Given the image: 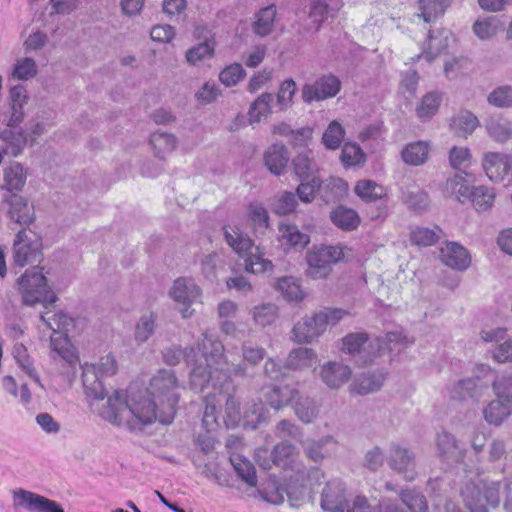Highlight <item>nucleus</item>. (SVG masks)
I'll return each mask as SVG.
<instances>
[{
	"label": "nucleus",
	"mask_w": 512,
	"mask_h": 512,
	"mask_svg": "<svg viewBox=\"0 0 512 512\" xmlns=\"http://www.w3.org/2000/svg\"><path fill=\"white\" fill-rule=\"evenodd\" d=\"M355 193L364 201L372 202L386 196V190L383 186L372 180H360L357 182Z\"/></svg>",
	"instance_id": "nucleus-49"
},
{
	"label": "nucleus",
	"mask_w": 512,
	"mask_h": 512,
	"mask_svg": "<svg viewBox=\"0 0 512 512\" xmlns=\"http://www.w3.org/2000/svg\"><path fill=\"white\" fill-rule=\"evenodd\" d=\"M430 146L426 141H415L405 145L401 151V159L410 166H421L429 158Z\"/></svg>",
	"instance_id": "nucleus-28"
},
{
	"label": "nucleus",
	"mask_w": 512,
	"mask_h": 512,
	"mask_svg": "<svg viewBox=\"0 0 512 512\" xmlns=\"http://www.w3.org/2000/svg\"><path fill=\"white\" fill-rule=\"evenodd\" d=\"M351 375V368L337 361L327 362L320 369V378L330 389H339L349 381Z\"/></svg>",
	"instance_id": "nucleus-19"
},
{
	"label": "nucleus",
	"mask_w": 512,
	"mask_h": 512,
	"mask_svg": "<svg viewBox=\"0 0 512 512\" xmlns=\"http://www.w3.org/2000/svg\"><path fill=\"white\" fill-rule=\"evenodd\" d=\"M252 316L256 324L269 326L278 318V307L273 303H262L253 308Z\"/></svg>",
	"instance_id": "nucleus-55"
},
{
	"label": "nucleus",
	"mask_w": 512,
	"mask_h": 512,
	"mask_svg": "<svg viewBox=\"0 0 512 512\" xmlns=\"http://www.w3.org/2000/svg\"><path fill=\"white\" fill-rule=\"evenodd\" d=\"M449 35L450 32L446 30L431 31L428 35L427 47L422 56L428 62L433 61L439 53L448 47Z\"/></svg>",
	"instance_id": "nucleus-37"
},
{
	"label": "nucleus",
	"mask_w": 512,
	"mask_h": 512,
	"mask_svg": "<svg viewBox=\"0 0 512 512\" xmlns=\"http://www.w3.org/2000/svg\"><path fill=\"white\" fill-rule=\"evenodd\" d=\"M277 9L275 5H268L260 9L252 22V31L259 37H266L274 30Z\"/></svg>",
	"instance_id": "nucleus-25"
},
{
	"label": "nucleus",
	"mask_w": 512,
	"mask_h": 512,
	"mask_svg": "<svg viewBox=\"0 0 512 512\" xmlns=\"http://www.w3.org/2000/svg\"><path fill=\"white\" fill-rule=\"evenodd\" d=\"M296 90V82L293 79H286L281 83L276 101L279 110L283 111L291 107Z\"/></svg>",
	"instance_id": "nucleus-62"
},
{
	"label": "nucleus",
	"mask_w": 512,
	"mask_h": 512,
	"mask_svg": "<svg viewBox=\"0 0 512 512\" xmlns=\"http://www.w3.org/2000/svg\"><path fill=\"white\" fill-rule=\"evenodd\" d=\"M50 346L62 359L72 364L77 360L75 349L71 345L67 333H52Z\"/></svg>",
	"instance_id": "nucleus-46"
},
{
	"label": "nucleus",
	"mask_w": 512,
	"mask_h": 512,
	"mask_svg": "<svg viewBox=\"0 0 512 512\" xmlns=\"http://www.w3.org/2000/svg\"><path fill=\"white\" fill-rule=\"evenodd\" d=\"M478 125L477 117L469 111L460 112L452 119L451 123L455 134L460 137L471 135Z\"/></svg>",
	"instance_id": "nucleus-48"
},
{
	"label": "nucleus",
	"mask_w": 512,
	"mask_h": 512,
	"mask_svg": "<svg viewBox=\"0 0 512 512\" xmlns=\"http://www.w3.org/2000/svg\"><path fill=\"white\" fill-rule=\"evenodd\" d=\"M259 493L265 501L277 505L284 501L285 487H282L275 478H270Z\"/></svg>",
	"instance_id": "nucleus-60"
},
{
	"label": "nucleus",
	"mask_w": 512,
	"mask_h": 512,
	"mask_svg": "<svg viewBox=\"0 0 512 512\" xmlns=\"http://www.w3.org/2000/svg\"><path fill=\"white\" fill-rule=\"evenodd\" d=\"M384 381L385 374L382 372L363 373L350 385V391L359 395H367L380 390Z\"/></svg>",
	"instance_id": "nucleus-26"
},
{
	"label": "nucleus",
	"mask_w": 512,
	"mask_h": 512,
	"mask_svg": "<svg viewBox=\"0 0 512 512\" xmlns=\"http://www.w3.org/2000/svg\"><path fill=\"white\" fill-rule=\"evenodd\" d=\"M512 412L511 403L501 398L491 401L484 409L485 420L492 425H500Z\"/></svg>",
	"instance_id": "nucleus-40"
},
{
	"label": "nucleus",
	"mask_w": 512,
	"mask_h": 512,
	"mask_svg": "<svg viewBox=\"0 0 512 512\" xmlns=\"http://www.w3.org/2000/svg\"><path fill=\"white\" fill-rule=\"evenodd\" d=\"M267 403L274 409L279 410L292 403L298 396V390L289 386H272L264 393Z\"/></svg>",
	"instance_id": "nucleus-34"
},
{
	"label": "nucleus",
	"mask_w": 512,
	"mask_h": 512,
	"mask_svg": "<svg viewBox=\"0 0 512 512\" xmlns=\"http://www.w3.org/2000/svg\"><path fill=\"white\" fill-rule=\"evenodd\" d=\"M0 137L6 144L4 153H9L14 157L18 156L23 151L29 141L28 135L22 130L16 132L13 129H4Z\"/></svg>",
	"instance_id": "nucleus-39"
},
{
	"label": "nucleus",
	"mask_w": 512,
	"mask_h": 512,
	"mask_svg": "<svg viewBox=\"0 0 512 512\" xmlns=\"http://www.w3.org/2000/svg\"><path fill=\"white\" fill-rule=\"evenodd\" d=\"M500 27V22L496 17H488L477 20L473 25V31L479 39L488 40L497 34Z\"/></svg>",
	"instance_id": "nucleus-58"
},
{
	"label": "nucleus",
	"mask_w": 512,
	"mask_h": 512,
	"mask_svg": "<svg viewBox=\"0 0 512 512\" xmlns=\"http://www.w3.org/2000/svg\"><path fill=\"white\" fill-rule=\"evenodd\" d=\"M38 73V66L34 58L24 56L17 58L11 69L13 79L28 81Z\"/></svg>",
	"instance_id": "nucleus-45"
},
{
	"label": "nucleus",
	"mask_w": 512,
	"mask_h": 512,
	"mask_svg": "<svg viewBox=\"0 0 512 512\" xmlns=\"http://www.w3.org/2000/svg\"><path fill=\"white\" fill-rule=\"evenodd\" d=\"M435 445L437 455L443 461L459 462L464 458V449L459 446L456 438L446 431L437 433Z\"/></svg>",
	"instance_id": "nucleus-21"
},
{
	"label": "nucleus",
	"mask_w": 512,
	"mask_h": 512,
	"mask_svg": "<svg viewBox=\"0 0 512 512\" xmlns=\"http://www.w3.org/2000/svg\"><path fill=\"white\" fill-rule=\"evenodd\" d=\"M469 181L466 174L456 173L449 177L444 185L443 193L446 197L454 198L460 203H464L471 197Z\"/></svg>",
	"instance_id": "nucleus-24"
},
{
	"label": "nucleus",
	"mask_w": 512,
	"mask_h": 512,
	"mask_svg": "<svg viewBox=\"0 0 512 512\" xmlns=\"http://www.w3.org/2000/svg\"><path fill=\"white\" fill-rule=\"evenodd\" d=\"M334 8L322 0H312L309 4L307 16H299L294 28L299 35H307L319 31L323 22Z\"/></svg>",
	"instance_id": "nucleus-12"
},
{
	"label": "nucleus",
	"mask_w": 512,
	"mask_h": 512,
	"mask_svg": "<svg viewBox=\"0 0 512 512\" xmlns=\"http://www.w3.org/2000/svg\"><path fill=\"white\" fill-rule=\"evenodd\" d=\"M486 389L487 385L479 379L464 378L452 385L449 390V396L452 400L460 402L467 400L478 401Z\"/></svg>",
	"instance_id": "nucleus-18"
},
{
	"label": "nucleus",
	"mask_w": 512,
	"mask_h": 512,
	"mask_svg": "<svg viewBox=\"0 0 512 512\" xmlns=\"http://www.w3.org/2000/svg\"><path fill=\"white\" fill-rule=\"evenodd\" d=\"M194 36L197 39H203L204 41L186 52V61L191 65H196L199 62L212 57L214 53V41L211 37L210 30L203 26L198 25L195 27Z\"/></svg>",
	"instance_id": "nucleus-16"
},
{
	"label": "nucleus",
	"mask_w": 512,
	"mask_h": 512,
	"mask_svg": "<svg viewBox=\"0 0 512 512\" xmlns=\"http://www.w3.org/2000/svg\"><path fill=\"white\" fill-rule=\"evenodd\" d=\"M19 290L25 305L34 306L37 303L45 307L53 304L57 297L47 284L42 269L27 270L19 279Z\"/></svg>",
	"instance_id": "nucleus-4"
},
{
	"label": "nucleus",
	"mask_w": 512,
	"mask_h": 512,
	"mask_svg": "<svg viewBox=\"0 0 512 512\" xmlns=\"http://www.w3.org/2000/svg\"><path fill=\"white\" fill-rule=\"evenodd\" d=\"M499 491V482L478 479L466 483L461 495L471 512H488L489 507H496L499 504Z\"/></svg>",
	"instance_id": "nucleus-3"
},
{
	"label": "nucleus",
	"mask_w": 512,
	"mask_h": 512,
	"mask_svg": "<svg viewBox=\"0 0 512 512\" xmlns=\"http://www.w3.org/2000/svg\"><path fill=\"white\" fill-rule=\"evenodd\" d=\"M229 461L237 475L248 485L255 486L257 482L256 471L253 464L240 454H231Z\"/></svg>",
	"instance_id": "nucleus-43"
},
{
	"label": "nucleus",
	"mask_w": 512,
	"mask_h": 512,
	"mask_svg": "<svg viewBox=\"0 0 512 512\" xmlns=\"http://www.w3.org/2000/svg\"><path fill=\"white\" fill-rule=\"evenodd\" d=\"M184 358L193 368L190 373V386L194 390L203 391L210 382L222 374L224 363V345L220 340L212 336L204 335L202 343L198 346V352L191 348L183 352L178 347L167 348L163 352L164 362L168 365H176Z\"/></svg>",
	"instance_id": "nucleus-2"
},
{
	"label": "nucleus",
	"mask_w": 512,
	"mask_h": 512,
	"mask_svg": "<svg viewBox=\"0 0 512 512\" xmlns=\"http://www.w3.org/2000/svg\"><path fill=\"white\" fill-rule=\"evenodd\" d=\"M483 168L487 177L494 182H501L512 175L511 162L506 154L489 152L484 155Z\"/></svg>",
	"instance_id": "nucleus-17"
},
{
	"label": "nucleus",
	"mask_w": 512,
	"mask_h": 512,
	"mask_svg": "<svg viewBox=\"0 0 512 512\" xmlns=\"http://www.w3.org/2000/svg\"><path fill=\"white\" fill-rule=\"evenodd\" d=\"M489 104L498 108L512 107V86L503 85L495 88L487 98Z\"/></svg>",
	"instance_id": "nucleus-64"
},
{
	"label": "nucleus",
	"mask_w": 512,
	"mask_h": 512,
	"mask_svg": "<svg viewBox=\"0 0 512 512\" xmlns=\"http://www.w3.org/2000/svg\"><path fill=\"white\" fill-rule=\"evenodd\" d=\"M277 289L288 301H300L303 298V291L293 277H283L278 280Z\"/></svg>",
	"instance_id": "nucleus-59"
},
{
	"label": "nucleus",
	"mask_w": 512,
	"mask_h": 512,
	"mask_svg": "<svg viewBox=\"0 0 512 512\" xmlns=\"http://www.w3.org/2000/svg\"><path fill=\"white\" fill-rule=\"evenodd\" d=\"M226 243L236 252V254L244 259L245 270L253 274L272 271L273 264L270 260L260 255L252 254L254 246L251 238L241 231H233L230 234L226 231Z\"/></svg>",
	"instance_id": "nucleus-7"
},
{
	"label": "nucleus",
	"mask_w": 512,
	"mask_h": 512,
	"mask_svg": "<svg viewBox=\"0 0 512 512\" xmlns=\"http://www.w3.org/2000/svg\"><path fill=\"white\" fill-rule=\"evenodd\" d=\"M321 507L328 512H346L348 507L345 484L338 479L329 481L321 493Z\"/></svg>",
	"instance_id": "nucleus-14"
},
{
	"label": "nucleus",
	"mask_w": 512,
	"mask_h": 512,
	"mask_svg": "<svg viewBox=\"0 0 512 512\" xmlns=\"http://www.w3.org/2000/svg\"><path fill=\"white\" fill-rule=\"evenodd\" d=\"M220 419H223L221 410H218L215 397L205 395V410L202 418V426L207 434H214L220 428Z\"/></svg>",
	"instance_id": "nucleus-38"
},
{
	"label": "nucleus",
	"mask_w": 512,
	"mask_h": 512,
	"mask_svg": "<svg viewBox=\"0 0 512 512\" xmlns=\"http://www.w3.org/2000/svg\"><path fill=\"white\" fill-rule=\"evenodd\" d=\"M9 204L8 215L21 226H29L35 219L34 207L22 196L13 194L4 199Z\"/></svg>",
	"instance_id": "nucleus-20"
},
{
	"label": "nucleus",
	"mask_w": 512,
	"mask_h": 512,
	"mask_svg": "<svg viewBox=\"0 0 512 512\" xmlns=\"http://www.w3.org/2000/svg\"><path fill=\"white\" fill-rule=\"evenodd\" d=\"M279 237L283 244L300 249L306 247L310 242V236L307 233L301 232L292 223H281L279 225Z\"/></svg>",
	"instance_id": "nucleus-33"
},
{
	"label": "nucleus",
	"mask_w": 512,
	"mask_h": 512,
	"mask_svg": "<svg viewBox=\"0 0 512 512\" xmlns=\"http://www.w3.org/2000/svg\"><path fill=\"white\" fill-rule=\"evenodd\" d=\"M448 0H419L418 16L422 17L425 22H431L433 19L442 15L448 7Z\"/></svg>",
	"instance_id": "nucleus-57"
},
{
	"label": "nucleus",
	"mask_w": 512,
	"mask_h": 512,
	"mask_svg": "<svg viewBox=\"0 0 512 512\" xmlns=\"http://www.w3.org/2000/svg\"><path fill=\"white\" fill-rule=\"evenodd\" d=\"M344 137L345 129L339 121L333 120L323 133L322 143L327 149L336 150L341 146Z\"/></svg>",
	"instance_id": "nucleus-53"
},
{
	"label": "nucleus",
	"mask_w": 512,
	"mask_h": 512,
	"mask_svg": "<svg viewBox=\"0 0 512 512\" xmlns=\"http://www.w3.org/2000/svg\"><path fill=\"white\" fill-rule=\"evenodd\" d=\"M296 205V195L292 192L284 191L275 197L272 209L278 215H287L295 210Z\"/></svg>",
	"instance_id": "nucleus-63"
},
{
	"label": "nucleus",
	"mask_w": 512,
	"mask_h": 512,
	"mask_svg": "<svg viewBox=\"0 0 512 512\" xmlns=\"http://www.w3.org/2000/svg\"><path fill=\"white\" fill-rule=\"evenodd\" d=\"M387 465L395 473L401 475L406 481H413L417 477L416 456L408 447L393 443L386 455Z\"/></svg>",
	"instance_id": "nucleus-9"
},
{
	"label": "nucleus",
	"mask_w": 512,
	"mask_h": 512,
	"mask_svg": "<svg viewBox=\"0 0 512 512\" xmlns=\"http://www.w3.org/2000/svg\"><path fill=\"white\" fill-rule=\"evenodd\" d=\"M200 294L199 287L194 280L190 278L176 279L170 290L171 298L183 306L180 309L183 318H188L192 315L193 310H190V305L198 300Z\"/></svg>",
	"instance_id": "nucleus-13"
},
{
	"label": "nucleus",
	"mask_w": 512,
	"mask_h": 512,
	"mask_svg": "<svg viewBox=\"0 0 512 512\" xmlns=\"http://www.w3.org/2000/svg\"><path fill=\"white\" fill-rule=\"evenodd\" d=\"M495 196L496 194L493 188L479 185L472 188L469 200L472 201L477 211H486L493 206Z\"/></svg>",
	"instance_id": "nucleus-52"
},
{
	"label": "nucleus",
	"mask_w": 512,
	"mask_h": 512,
	"mask_svg": "<svg viewBox=\"0 0 512 512\" xmlns=\"http://www.w3.org/2000/svg\"><path fill=\"white\" fill-rule=\"evenodd\" d=\"M12 497L15 509H25L28 512H64L56 501L28 490L16 489Z\"/></svg>",
	"instance_id": "nucleus-11"
},
{
	"label": "nucleus",
	"mask_w": 512,
	"mask_h": 512,
	"mask_svg": "<svg viewBox=\"0 0 512 512\" xmlns=\"http://www.w3.org/2000/svg\"><path fill=\"white\" fill-rule=\"evenodd\" d=\"M150 144L155 155L159 159H165L176 148L177 140L173 134L157 131L151 135Z\"/></svg>",
	"instance_id": "nucleus-42"
},
{
	"label": "nucleus",
	"mask_w": 512,
	"mask_h": 512,
	"mask_svg": "<svg viewBox=\"0 0 512 512\" xmlns=\"http://www.w3.org/2000/svg\"><path fill=\"white\" fill-rule=\"evenodd\" d=\"M25 239L26 232L25 230H21L17 233L14 241V260L20 267L34 263L40 259L38 243H26Z\"/></svg>",
	"instance_id": "nucleus-23"
},
{
	"label": "nucleus",
	"mask_w": 512,
	"mask_h": 512,
	"mask_svg": "<svg viewBox=\"0 0 512 512\" xmlns=\"http://www.w3.org/2000/svg\"><path fill=\"white\" fill-rule=\"evenodd\" d=\"M441 100V95L437 92L427 93L416 108L417 116L422 120L431 118L438 111Z\"/></svg>",
	"instance_id": "nucleus-54"
},
{
	"label": "nucleus",
	"mask_w": 512,
	"mask_h": 512,
	"mask_svg": "<svg viewBox=\"0 0 512 512\" xmlns=\"http://www.w3.org/2000/svg\"><path fill=\"white\" fill-rule=\"evenodd\" d=\"M3 177L4 184L2 188L9 192L20 191L26 182V172L18 162H12L4 168Z\"/></svg>",
	"instance_id": "nucleus-35"
},
{
	"label": "nucleus",
	"mask_w": 512,
	"mask_h": 512,
	"mask_svg": "<svg viewBox=\"0 0 512 512\" xmlns=\"http://www.w3.org/2000/svg\"><path fill=\"white\" fill-rule=\"evenodd\" d=\"M317 362V355L316 353L306 347H299L296 349H293L286 361H285V367L287 369L291 370H303L312 367Z\"/></svg>",
	"instance_id": "nucleus-32"
},
{
	"label": "nucleus",
	"mask_w": 512,
	"mask_h": 512,
	"mask_svg": "<svg viewBox=\"0 0 512 512\" xmlns=\"http://www.w3.org/2000/svg\"><path fill=\"white\" fill-rule=\"evenodd\" d=\"M441 229L436 227V230L425 228V227H417L411 232V241L412 243L419 246H432L436 242H438L440 236L439 233Z\"/></svg>",
	"instance_id": "nucleus-61"
},
{
	"label": "nucleus",
	"mask_w": 512,
	"mask_h": 512,
	"mask_svg": "<svg viewBox=\"0 0 512 512\" xmlns=\"http://www.w3.org/2000/svg\"><path fill=\"white\" fill-rule=\"evenodd\" d=\"M12 355L19 368L41 386L39 376L34 368L31 357L27 352V348L22 344H16L13 347Z\"/></svg>",
	"instance_id": "nucleus-50"
},
{
	"label": "nucleus",
	"mask_w": 512,
	"mask_h": 512,
	"mask_svg": "<svg viewBox=\"0 0 512 512\" xmlns=\"http://www.w3.org/2000/svg\"><path fill=\"white\" fill-rule=\"evenodd\" d=\"M178 390L174 373L163 369L152 377L146 391L133 387L115 390L96 409L103 420L130 430L140 429L156 420L169 424L176 413Z\"/></svg>",
	"instance_id": "nucleus-1"
},
{
	"label": "nucleus",
	"mask_w": 512,
	"mask_h": 512,
	"mask_svg": "<svg viewBox=\"0 0 512 512\" xmlns=\"http://www.w3.org/2000/svg\"><path fill=\"white\" fill-rule=\"evenodd\" d=\"M48 314V312L41 314V321L53 333H68L75 327L74 319L63 311H57L52 316Z\"/></svg>",
	"instance_id": "nucleus-41"
},
{
	"label": "nucleus",
	"mask_w": 512,
	"mask_h": 512,
	"mask_svg": "<svg viewBox=\"0 0 512 512\" xmlns=\"http://www.w3.org/2000/svg\"><path fill=\"white\" fill-rule=\"evenodd\" d=\"M325 331L321 318L316 313L312 317H304L298 321L292 330L293 339L298 343H311Z\"/></svg>",
	"instance_id": "nucleus-22"
},
{
	"label": "nucleus",
	"mask_w": 512,
	"mask_h": 512,
	"mask_svg": "<svg viewBox=\"0 0 512 512\" xmlns=\"http://www.w3.org/2000/svg\"><path fill=\"white\" fill-rule=\"evenodd\" d=\"M442 263L454 270L465 271L471 264L468 250L457 242H446L440 248Z\"/></svg>",
	"instance_id": "nucleus-15"
},
{
	"label": "nucleus",
	"mask_w": 512,
	"mask_h": 512,
	"mask_svg": "<svg viewBox=\"0 0 512 512\" xmlns=\"http://www.w3.org/2000/svg\"><path fill=\"white\" fill-rule=\"evenodd\" d=\"M248 220L253 224L255 231L264 233L269 228V214L260 203H250L247 208Z\"/></svg>",
	"instance_id": "nucleus-56"
},
{
	"label": "nucleus",
	"mask_w": 512,
	"mask_h": 512,
	"mask_svg": "<svg viewBox=\"0 0 512 512\" xmlns=\"http://www.w3.org/2000/svg\"><path fill=\"white\" fill-rule=\"evenodd\" d=\"M344 250L340 246L313 247L306 255V275L315 280L327 278L332 266L344 259Z\"/></svg>",
	"instance_id": "nucleus-6"
},
{
	"label": "nucleus",
	"mask_w": 512,
	"mask_h": 512,
	"mask_svg": "<svg viewBox=\"0 0 512 512\" xmlns=\"http://www.w3.org/2000/svg\"><path fill=\"white\" fill-rule=\"evenodd\" d=\"M117 364L115 358L108 354L103 356L98 364L85 363L82 366V381L85 393L98 401H103L106 396L102 378L116 373Z\"/></svg>",
	"instance_id": "nucleus-5"
},
{
	"label": "nucleus",
	"mask_w": 512,
	"mask_h": 512,
	"mask_svg": "<svg viewBox=\"0 0 512 512\" xmlns=\"http://www.w3.org/2000/svg\"><path fill=\"white\" fill-rule=\"evenodd\" d=\"M337 443V440L333 436L326 435L318 440L308 439L302 442V447L308 459L319 463L328 456L327 446L331 444L336 446Z\"/></svg>",
	"instance_id": "nucleus-30"
},
{
	"label": "nucleus",
	"mask_w": 512,
	"mask_h": 512,
	"mask_svg": "<svg viewBox=\"0 0 512 512\" xmlns=\"http://www.w3.org/2000/svg\"><path fill=\"white\" fill-rule=\"evenodd\" d=\"M341 88L340 80L332 75H323L311 84H305L301 90L302 100L311 104L314 101H323L336 96Z\"/></svg>",
	"instance_id": "nucleus-10"
},
{
	"label": "nucleus",
	"mask_w": 512,
	"mask_h": 512,
	"mask_svg": "<svg viewBox=\"0 0 512 512\" xmlns=\"http://www.w3.org/2000/svg\"><path fill=\"white\" fill-rule=\"evenodd\" d=\"M489 136L499 143H504L512 137V122L503 117H491L485 124Z\"/></svg>",
	"instance_id": "nucleus-36"
},
{
	"label": "nucleus",
	"mask_w": 512,
	"mask_h": 512,
	"mask_svg": "<svg viewBox=\"0 0 512 512\" xmlns=\"http://www.w3.org/2000/svg\"><path fill=\"white\" fill-rule=\"evenodd\" d=\"M263 420L262 404H252L244 408L238 398L229 396L226 399V428L242 426L255 429Z\"/></svg>",
	"instance_id": "nucleus-8"
},
{
	"label": "nucleus",
	"mask_w": 512,
	"mask_h": 512,
	"mask_svg": "<svg viewBox=\"0 0 512 512\" xmlns=\"http://www.w3.org/2000/svg\"><path fill=\"white\" fill-rule=\"evenodd\" d=\"M289 158V152L283 144L272 145L264 154L265 165L275 175L285 171Z\"/></svg>",
	"instance_id": "nucleus-29"
},
{
	"label": "nucleus",
	"mask_w": 512,
	"mask_h": 512,
	"mask_svg": "<svg viewBox=\"0 0 512 512\" xmlns=\"http://www.w3.org/2000/svg\"><path fill=\"white\" fill-rule=\"evenodd\" d=\"M330 218L338 228L348 231L356 229L360 221L356 211L344 206L334 209L330 214Z\"/></svg>",
	"instance_id": "nucleus-44"
},
{
	"label": "nucleus",
	"mask_w": 512,
	"mask_h": 512,
	"mask_svg": "<svg viewBox=\"0 0 512 512\" xmlns=\"http://www.w3.org/2000/svg\"><path fill=\"white\" fill-rule=\"evenodd\" d=\"M399 497L401 502L408 509L407 512H426L428 509L425 496L415 488L400 490Z\"/></svg>",
	"instance_id": "nucleus-47"
},
{
	"label": "nucleus",
	"mask_w": 512,
	"mask_h": 512,
	"mask_svg": "<svg viewBox=\"0 0 512 512\" xmlns=\"http://www.w3.org/2000/svg\"><path fill=\"white\" fill-rule=\"evenodd\" d=\"M274 96L265 92L259 95L250 105L248 115L250 122H259L262 117H267L271 113V103Z\"/></svg>",
	"instance_id": "nucleus-51"
},
{
	"label": "nucleus",
	"mask_w": 512,
	"mask_h": 512,
	"mask_svg": "<svg viewBox=\"0 0 512 512\" xmlns=\"http://www.w3.org/2000/svg\"><path fill=\"white\" fill-rule=\"evenodd\" d=\"M293 409L297 418L305 423L310 424L316 420L319 414V407L315 399L300 394L293 399Z\"/></svg>",
	"instance_id": "nucleus-31"
},
{
	"label": "nucleus",
	"mask_w": 512,
	"mask_h": 512,
	"mask_svg": "<svg viewBox=\"0 0 512 512\" xmlns=\"http://www.w3.org/2000/svg\"><path fill=\"white\" fill-rule=\"evenodd\" d=\"M295 175L301 180H309L316 177L318 166L314 159V153L310 149H304L297 153L292 160Z\"/></svg>",
	"instance_id": "nucleus-27"
}]
</instances>
